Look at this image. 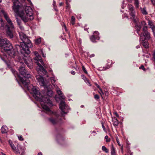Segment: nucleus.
Masks as SVG:
<instances>
[{"mask_svg":"<svg viewBox=\"0 0 155 155\" xmlns=\"http://www.w3.org/2000/svg\"><path fill=\"white\" fill-rule=\"evenodd\" d=\"M20 39L22 41L20 43V45H16V48L18 50L20 49V52L24 55L23 60L25 63L30 69L32 68L33 64L32 59L28 56V54L30 52L29 48L32 47V45L31 41L26 35L22 32L19 33Z\"/></svg>","mask_w":155,"mask_h":155,"instance_id":"obj_1","label":"nucleus"},{"mask_svg":"<svg viewBox=\"0 0 155 155\" xmlns=\"http://www.w3.org/2000/svg\"><path fill=\"white\" fill-rule=\"evenodd\" d=\"M13 5L12 9L17 15L20 17L25 23L28 21L29 19L32 20L34 19L33 12L31 8L29 6H26L25 11L26 14L25 15L21 4L18 0H13Z\"/></svg>","mask_w":155,"mask_h":155,"instance_id":"obj_2","label":"nucleus"},{"mask_svg":"<svg viewBox=\"0 0 155 155\" xmlns=\"http://www.w3.org/2000/svg\"><path fill=\"white\" fill-rule=\"evenodd\" d=\"M128 8L129 10L130 14L131 16V18L134 20V22L136 24L135 25L136 28L137 30V32L140 36V41H144L145 39H150V34L147 31V23L144 21L141 22V24L143 27L142 28V32L140 33L139 31L141 29V25L140 23L137 22L136 19H135V11L134 10L133 6L130 5H128Z\"/></svg>","mask_w":155,"mask_h":155,"instance_id":"obj_3","label":"nucleus"},{"mask_svg":"<svg viewBox=\"0 0 155 155\" xmlns=\"http://www.w3.org/2000/svg\"><path fill=\"white\" fill-rule=\"evenodd\" d=\"M39 88L37 87H33L30 93L33 95V97L38 101L42 100L45 101L46 103L50 105L52 104V101L50 98L52 96V91L51 90H48L43 93V94H41L39 91Z\"/></svg>","mask_w":155,"mask_h":155,"instance_id":"obj_4","label":"nucleus"},{"mask_svg":"<svg viewBox=\"0 0 155 155\" xmlns=\"http://www.w3.org/2000/svg\"><path fill=\"white\" fill-rule=\"evenodd\" d=\"M0 48L7 52L8 55L13 58L15 59L19 57L15 55V52L12 44L6 38L3 39L0 38Z\"/></svg>","mask_w":155,"mask_h":155,"instance_id":"obj_5","label":"nucleus"},{"mask_svg":"<svg viewBox=\"0 0 155 155\" xmlns=\"http://www.w3.org/2000/svg\"><path fill=\"white\" fill-rule=\"evenodd\" d=\"M1 12L8 24L5 25L6 35L10 38H12L13 37V33L15 29L14 26L7 13L3 10H2Z\"/></svg>","mask_w":155,"mask_h":155,"instance_id":"obj_6","label":"nucleus"},{"mask_svg":"<svg viewBox=\"0 0 155 155\" xmlns=\"http://www.w3.org/2000/svg\"><path fill=\"white\" fill-rule=\"evenodd\" d=\"M15 60L18 62V65L20 66L18 70L20 74L24 77H27L28 78H30L31 79V75L30 74V72L27 71L25 69V65L23 62L21 61V58L19 57Z\"/></svg>","mask_w":155,"mask_h":155,"instance_id":"obj_7","label":"nucleus"},{"mask_svg":"<svg viewBox=\"0 0 155 155\" xmlns=\"http://www.w3.org/2000/svg\"><path fill=\"white\" fill-rule=\"evenodd\" d=\"M36 56L34 58L35 63L38 66V69L41 72L44 74H45L47 73L46 71L44 69L43 67L46 68L47 67L45 65L43 61L41 59V57L38 53L35 54Z\"/></svg>","mask_w":155,"mask_h":155,"instance_id":"obj_8","label":"nucleus"},{"mask_svg":"<svg viewBox=\"0 0 155 155\" xmlns=\"http://www.w3.org/2000/svg\"><path fill=\"white\" fill-rule=\"evenodd\" d=\"M17 75L19 77L20 82L24 85V87L27 88V89L30 92L33 87H36V86H33L32 84L29 86L30 82L29 78H28L27 77L21 78L19 77V75L17 74Z\"/></svg>","mask_w":155,"mask_h":155,"instance_id":"obj_9","label":"nucleus"},{"mask_svg":"<svg viewBox=\"0 0 155 155\" xmlns=\"http://www.w3.org/2000/svg\"><path fill=\"white\" fill-rule=\"evenodd\" d=\"M59 107L62 112L65 114L67 113V111L69 109V107L65 104L64 101H62L60 102Z\"/></svg>","mask_w":155,"mask_h":155,"instance_id":"obj_10","label":"nucleus"},{"mask_svg":"<svg viewBox=\"0 0 155 155\" xmlns=\"http://www.w3.org/2000/svg\"><path fill=\"white\" fill-rule=\"evenodd\" d=\"M39 101L41 102V104L42 107L44 110H45L46 111L47 113H48V114H49V113H54L53 112L50 110L49 108L46 105L47 104L49 106H52V104L51 105H50L47 103H46L45 101H43L42 100H41Z\"/></svg>","mask_w":155,"mask_h":155,"instance_id":"obj_11","label":"nucleus"},{"mask_svg":"<svg viewBox=\"0 0 155 155\" xmlns=\"http://www.w3.org/2000/svg\"><path fill=\"white\" fill-rule=\"evenodd\" d=\"M53 114L54 115H56L55 117H52L48 119L49 121L51 123L53 124L54 125L57 124L59 121V119L58 118V116H57L56 114V112H53Z\"/></svg>","mask_w":155,"mask_h":155,"instance_id":"obj_12","label":"nucleus"},{"mask_svg":"<svg viewBox=\"0 0 155 155\" xmlns=\"http://www.w3.org/2000/svg\"><path fill=\"white\" fill-rule=\"evenodd\" d=\"M36 77L41 86H45V83L43 76L39 75H36Z\"/></svg>","mask_w":155,"mask_h":155,"instance_id":"obj_13","label":"nucleus"},{"mask_svg":"<svg viewBox=\"0 0 155 155\" xmlns=\"http://www.w3.org/2000/svg\"><path fill=\"white\" fill-rule=\"evenodd\" d=\"M99 33L97 31H94L93 33V35L90 38L91 41L94 42L96 41L95 40H99Z\"/></svg>","mask_w":155,"mask_h":155,"instance_id":"obj_14","label":"nucleus"},{"mask_svg":"<svg viewBox=\"0 0 155 155\" xmlns=\"http://www.w3.org/2000/svg\"><path fill=\"white\" fill-rule=\"evenodd\" d=\"M148 22V25L149 26V28H150L152 30L155 29V25L153 21L149 19H147Z\"/></svg>","mask_w":155,"mask_h":155,"instance_id":"obj_15","label":"nucleus"},{"mask_svg":"<svg viewBox=\"0 0 155 155\" xmlns=\"http://www.w3.org/2000/svg\"><path fill=\"white\" fill-rule=\"evenodd\" d=\"M1 130L2 134L6 133L8 131V128L6 126H3L1 128Z\"/></svg>","mask_w":155,"mask_h":155,"instance_id":"obj_16","label":"nucleus"},{"mask_svg":"<svg viewBox=\"0 0 155 155\" xmlns=\"http://www.w3.org/2000/svg\"><path fill=\"white\" fill-rule=\"evenodd\" d=\"M112 121L113 122V124L114 126H117L119 124L118 121L115 117L113 118Z\"/></svg>","mask_w":155,"mask_h":155,"instance_id":"obj_17","label":"nucleus"},{"mask_svg":"<svg viewBox=\"0 0 155 155\" xmlns=\"http://www.w3.org/2000/svg\"><path fill=\"white\" fill-rule=\"evenodd\" d=\"M10 146L12 149L16 154L20 153V152L19 151L16 150V147L12 142H11V144H10Z\"/></svg>","mask_w":155,"mask_h":155,"instance_id":"obj_18","label":"nucleus"},{"mask_svg":"<svg viewBox=\"0 0 155 155\" xmlns=\"http://www.w3.org/2000/svg\"><path fill=\"white\" fill-rule=\"evenodd\" d=\"M5 24L2 19L0 20V29L3 30L5 28Z\"/></svg>","mask_w":155,"mask_h":155,"instance_id":"obj_19","label":"nucleus"},{"mask_svg":"<svg viewBox=\"0 0 155 155\" xmlns=\"http://www.w3.org/2000/svg\"><path fill=\"white\" fill-rule=\"evenodd\" d=\"M111 155H116L115 150L113 145H112L111 150Z\"/></svg>","mask_w":155,"mask_h":155,"instance_id":"obj_20","label":"nucleus"},{"mask_svg":"<svg viewBox=\"0 0 155 155\" xmlns=\"http://www.w3.org/2000/svg\"><path fill=\"white\" fill-rule=\"evenodd\" d=\"M140 9L141 12L143 14L145 15L147 14V12L145 8H140Z\"/></svg>","mask_w":155,"mask_h":155,"instance_id":"obj_21","label":"nucleus"},{"mask_svg":"<svg viewBox=\"0 0 155 155\" xmlns=\"http://www.w3.org/2000/svg\"><path fill=\"white\" fill-rule=\"evenodd\" d=\"M144 47L146 48H149V46L147 42H143L142 44Z\"/></svg>","mask_w":155,"mask_h":155,"instance_id":"obj_22","label":"nucleus"},{"mask_svg":"<svg viewBox=\"0 0 155 155\" xmlns=\"http://www.w3.org/2000/svg\"><path fill=\"white\" fill-rule=\"evenodd\" d=\"M102 150L106 153L108 152L109 151L107 148L104 146H103L102 147Z\"/></svg>","mask_w":155,"mask_h":155,"instance_id":"obj_23","label":"nucleus"},{"mask_svg":"<svg viewBox=\"0 0 155 155\" xmlns=\"http://www.w3.org/2000/svg\"><path fill=\"white\" fill-rule=\"evenodd\" d=\"M75 18L74 16H72L71 18V23L72 25H74L75 23Z\"/></svg>","mask_w":155,"mask_h":155,"instance_id":"obj_24","label":"nucleus"},{"mask_svg":"<svg viewBox=\"0 0 155 155\" xmlns=\"http://www.w3.org/2000/svg\"><path fill=\"white\" fill-rule=\"evenodd\" d=\"M41 38H39L35 40V43L36 44H38L41 43Z\"/></svg>","mask_w":155,"mask_h":155,"instance_id":"obj_25","label":"nucleus"},{"mask_svg":"<svg viewBox=\"0 0 155 155\" xmlns=\"http://www.w3.org/2000/svg\"><path fill=\"white\" fill-rule=\"evenodd\" d=\"M50 79L51 81L52 84L53 85H54L55 81V80L54 78V77H51L50 78Z\"/></svg>","mask_w":155,"mask_h":155,"instance_id":"obj_26","label":"nucleus"},{"mask_svg":"<svg viewBox=\"0 0 155 155\" xmlns=\"http://www.w3.org/2000/svg\"><path fill=\"white\" fill-rule=\"evenodd\" d=\"M17 22L18 25H21V21L20 20L18 19V18H16Z\"/></svg>","mask_w":155,"mask_h":155,"instance_id":"obj_27","label":"nucleus"},{"mask_svg":"<svg viewBox=\"0 0 155 155\" xmlns=\"http://www.w3.org/2000/svg\"><path fill=\"white\" fill-rule=\"evenodd\" d=\"M135 1V4L136 6L137 7H138L139 6V2L138 0H134Z\"/></svg>","mask_w":155,"mask_h":155,"instance_id":"obj_28","label":"nucleus"},{"mask_svg":"<svg viewBox=\"0 0 155 155\" xmlns=\"http://www.w3.org/2000/svg\"><path fill=\"white\" fill-rule=\"evenodd\" d=\"M59 96L60 100L64 99H65V97L63 94H62V95H60Z\"/></svg>","mask_w":155,"mask_h":155,"instance_id":"obj_29","label":"nucleus"},{"mask_svg":"<svg viewBox=\"0 0 155 155\" xmlns=\"http://www.w3.org/2000/svg\"><path fill=\"white\" fill-rule=\"evenodd\" d=\"M18 137L19 140L22 141L24 140L23 138L21 135H18Z\"/></svg>","mask_w":155,"mask_h":155,"instance_id":"obj_30","label":"nucleus"},{"mask_svg":"<svg viewBox=\"0 0 155 155\" xmlns=\"http://www.w3.org/2000/svg\"><path fill=\"white\" fill-rule=\"evenodd\" d=\"M105 139H106V142H109L110 141V139L108 138V136H106L105 137Z\"/></svg>","mask_w":155,"mask_h":155,"instance_id":"obj_31","label":"nucleus"},{"mask_svg":"<svg viewBox=\"0 0 155 155\" xmlns=\"http://www.w3.org/2000/svg\"><path fill=\"white\" fill-rule=\"evenodd\" d=\"M82 70L84 71V73L86 74H87V71H86V70L85 69V68L84 67V66H82Z\"/></svg>","mask_w":155,"mask_h":155,"instance_id":"obj_32","label":"nucleus"},{"mask_svg":"<svg viewBox=\"0 0 155 155\" xmlns=\"http://www.w3.org/2000/svg\"><path fill=\"white\" fill-rule=\"evenodd\" d=\"M94 98L96 100H98V99H99V95L98 94H95L94 96Z\"/></svg>","mask_w":155,"mask_h":155,"instance_id":"obj_33","label":"nucleus"},{"mask_svg":"<svg viewBox=\"0 0 155 155\" xmlns=\"http://www.w3.org/2000/svg\"><path fill=\"white\" fill-rule=\"evenodd\" d=\"M140 69H142L143 71H145L146 70L145 68L144 67L143 65H141L139 67Z\"/></svg>","mask_w":155,"mask_h":155,"instance_id":"obj_34","label":"nucleus"},{"mask_svg":"<svg viewBox=\"0 0 155 155\" xmlns=\"http://www.w3.org/2000/svg\"><path fill=\"white\" fill-rule=\"evenodd\" d=\"M57 93L58 94L60 95H62L61 91L60 90H58L57 91Z\"/></svg>","mask_w":155,"mask_h":155,"instance_id":"obj_35","label":"nucleus"},{"mask_svg":"<svg viewBox=\"0 0 155 155\" xmlns=\"http://www.w3.org/2000/svg\"><path fill=\"white\" fill-rule=\"evenodd\" d=\"M99 92L100 94L101 95L104 94L103 91H102L101 88H100V91H99Z\"/></svg>","mask_w":155,"mask_h":155,"instance_id":"obj_36","label":"nucleus"},{"mask_svg":"<svg viewBox=\"0 0 155 155\" xmlns=\"http://www.w3.org/2000/svg\"><path fill=\"white\" fill-rule=\"evenodd\" d=\"M20 28V29L22 30H24V27L22 26L21 25H18Z\"/></svg>","mask_w":155,"mask_h":155,"instance_id":"obj_37","label":"nucleus"},{"mask_svg":"<svg viewBox=\"0 0 155 155\" xmlns=\"http://www.w3.org/2000/svg\"><path fill=\"white\" fill-rule=\"evenodd\" d=\"M150 1H151L152 4L153 5H155V0H150Z\"/></svg>","mask_w":155,"mask_h":155,"instance_id":"obj_38","label":"nucleus"},{"mask_svg":"<svg viewBox=\"0 0 155 155\" xmlns=\"http://www.w3.org/2000/svg\"><path fill=\"white\" fill-rule=\"evenodd\" d=\"M12 72L15 75V74L16 73V71L12 69Z\"/></svg>","mask_w":155,"mask_h":155,"instance_id":"obj_39","label":"nucleus"},{"mask_svg":"<svg viewBox=\"0 0 155 155\" xmlns=\"http://www.w3.org/2000/svg\"><path fill=\"white\" fill-rule=\"evenodd\" d=\"M116 140H117V141L118 145L119 146H121L120 144V142H119L118 139V138H116Z\"/></svg>","mask_w":155,"mask_h":155,"instance_id":"obj_40","label":"nucleus"},{"mask_svg":"<svg viewBox=\"0 0 155 155\" xmlns=\"http://www.w3.org/2000/svg\"><path fill=\"white\" fill-rule=\"evenodd\" d=\"M71 73L73 75H74L75 74V72L74 71H71Z\"/></svg>","mask_w":155,"mask_h":155,"instance_id":"obj_41","label":"nucleus"},{"mask_svg":"<svg viewBox=\"0 0 155 155\" xmlns=\"http://www.w3.org/2000/svg\"><path fill=\"white\" fill-rule=\"evenodd\" d=\"M25 153V151L24 150H23L22 152L20 154V155H24V154Z\"/></svg>","mask_w":155,"mask_h":155,"instance_id":"obj_42","label":"nucleus"},{"mask_svg":"<svg viewBox=\"0 0 155 155\" xmlns=\"http://www.w3.org/2000/svg\"><path fill=\"white\" fill-rule=\"evenodd\" d=\"M152 31L153 33L154 36H155V29L152 30Z\"/></svg>","mask_w":155,"mask_h":155,"instance_id":"obj_43","label":"nucleus"},{"mask_svg":"<svg viewBox=\"0 0 155 155\" xmlns=\"http://www.w3.org/2000/svg\"><path fill=\"white\" fill-rule=\"evenodd\" d=\"M115 115H116V116L117 117H119V115H118V114L117 113V112H115Z\"/></svg>","mask_w":155,"mask_h":155,"instance_id":"obj_44","label":"nucleus"},{"mask_svg":"<svg viewBox=\"0 0 155 155\" xmlns=\"http://www.w3.org/2000/svg\"><path fill=\"white\" fill-rule=\"evenodd\" d=\"M64 4V3L63 2H61L59 4V5L60 6H61L62 5Z\"/></svg>","mask_w":155,"mask_h":155,"instance_id":"obj_45","label":"nucleus"},{"mask_svg":"<svg viewBox=\"0 0 155 155\" xmlns=\"http://www.w3.org/2000/svg\"><path fill=\"white\" fill-rule=\"evenodd\" d=\"M0 57H1V59H2V60H3V61H5V59H4V58H3V57H1V56H0Z\"/></svg>","mask_w":155,"mask_h":155,"instance_id":"obj_46","label":"nucleus"},{"mask_svg":"<svg viewBox=\"0 0 155 155\" xmlns=\"http://www.w3.org/2000/svg\"><path fill=\"white\" fill-rule=\"evenodd\" d=\"M102 127L104 129V130H105V127L104 126L103 124L102 125Z\"/></svg>","mask_w":155,"mask_h":155,"instance_id":"obj_47","label":"nucleus"},{"mask_svg":"<svg viewBox=\"0 0 155 155\" xmlns=\"http://www.w3.org/2000/svg\"><path fill=\"white\" fill-rule=\"evenodd\" d=\"M42 154L41 152L39 153L38 155H42Z\"/></svg>","mask_w":155,"mask_h":155,"instance_id":"obj_48","label":"nucleus"},{"mask_svg":"<svg viewBox=\"0 0 155 155\" xmlns=\"http://www.w3.org/2000/svg\"><path fill=\"white\" fill-rule=\"evenodd\" d=\"M96 86H97V87L99 89H100V88H101L100 87V86L98 85H96Z\"/></svg>","mask_w":155,"mask_h":155,"instance_id":"obj_49","label":"nucleus"},{"mask_svg":"<svg viewBox=\"0 0 155 155\" xmlns=\"http://www.w3.org/2000/svg\"><path fill=\"white\" fill-rule=\"evenodd\" d=\"M121 149V150H122V152L123 151V146H122Z\"/></svg>","mask_w":155,"mask_h":155,"instance_id":"obj_50","label":"nucleus"},{"mask_svg":"<svg viewBox=\"0 0 155 155\" xmlns=\"http://www.w3.org/2000/svg\"><path fill=\"white\" fill-rule=\"evenodd\" d=\"M64 28H65V30H66V25H64Z\"/></svg>","mask_w":155,"mask_h":155,"instance_id":"obj_51","label":"nucleus"},{"mask_svg":"<svg viewBox=\"0 0 155 155\" xmlns=\"http://www.w3.org/2000/svg\"><path fill=\"white\" fill-rule=\"evenodd\" d=\"M27 0L28 1V2H29L31 3V2L30 0Z\"/></svg>","mask_w":155,"mask_h":155,"instance_id":"obj_52","label":"nucleus"},{"mask_svg":"<svg viewBox=\"0 0 155 155\" xmlns=\"http://www.w3.org/2000/svg\"><path fill=\"white\" fill-rule=\"evenodd\" d=\"M55 4V2L54 1L53 2V5H54V4Z\"/></svg>","mask_w":155,"mask_h":155,"instance_id":"obj_53","label":"nucleus"},{"mask_svg":"<svg viewBox=\"0 0 155 155\" xmlns=\"http://www.w3.org/2000/svg\"><path fill=\"white\" fill-rule=\"evenodd\" d=\"M9 143L10 145V144H11V142H12L10 141H9Z\"/></svg>","mask_w":155,"mask_h":155,"instance_id":"obj_54","label":"nucleus"},{"mask_svg":"<svg viewBox=\"0 0 155 155\" xmlns=\"http://www.w3.org/2000/svg\"><path fill=\"white\" fill-rule=\"evenodd\" d=\"M2 155H6L5 153H2Z\"/></svg>","mask_w":155,"mask_h":155,"instance_id":"obj_55","label":"nucleus"},{"mask_svg":"<svg viewBox=\"0 0 155 155\" xmlns=\"http://www.w3.org/2000/svg\"><path fill=\"white\" fill-rule=\"evenodd\" d=\"M136 48H139V46H137Z\"/></svg>","mask_w":155,"mask_h":155,"instance_id":"obj_56","label":"nucleus"},{"mask_svg":"<svg viewBox=\"0 0 155 155\" xmlns=\"http://www.w3.org/2000/svg\"><path fill=\"white\" fill-rule=\"evenodd\" d=\"M127 1H128V2H130V1H131L132 0H127Z\"/></svg>","mask_w":155,"mask_h":155,"instance_id":"obj_57","label":"nucleus"},{"mask_svg":"<svg viewBox=\"0 0 155 155\" xmlns=\"http://www.w3.org/2000/svg\"><path fill=\"white\" fill-rule=\"evenodd\" d=\"M92 57H94V54H92Z\"/></svg>","mask_w":155,"mask_h":155,"instance_id":"obj_58","label":"nucleus"},{"mask_svg":"<svg viewBox=\"0 0 155 155\" xmlns=\"http://www.w3.org/2000/svg\"><path fill=\"white\" fill-rule=\"evenodd\" d=\"M2 1V0H0V2H1Z\"/></svg>","mask_w":155,"mask_h":155,"instance_id":"obj_59","label":"nucleus"},{"mask_svg":"<svg viewBox=\"0 0 155 155\" xmlns=\"http://www.w3.org/2000/svg\"><path fill=\"white\" fill-rule=\"evenodd\" d=\"M97 36V35L95 34V37Z\"/></svg>","mask_w":155,"mask_h":155,"instance_id":"obj_60","label":"nucleus"},{"mask_svg":"<svg viewBox=\"0 0 155 155\" xmlns=\"http://www.w3.org/2000/svg\"><path fill=\"white\" fill-rule=\"evenodd\" d=\"M43 57H45V56L44 55H43Z\"/></svg>","mask_w":155,"mask_h":155,"instance_id":"obj_61","label":"nucleus"},{"mask_svg":"<svg viewBox=\"0 0 155 155\" xmlns=\"http://www.w3.org/2000/svg\"><path fill=\"white\" fill-rule=\"evenodd\" d=\"M93 133H95V132H94V131H93Z\"/></svg>","mask_w":155,"mask_h":155,"instance_id":"obj_62","label":"nucleus"},{"mask_svg":"<svg viewBox=\"0 0 155 155\" xmlns=\"http://www.w3.org/2000/svg\"><path fill=\"white\" fill-rule=\"evenodd\" d=\"M106 70V69H104L103 70Z\"/></svg>","mask_w":155,"mask_h":155,"instance_id":"obj_63","label":"nucleus"},{"mask_svg":"<svg viewBox=\"0 0 155 155\" xmlns=\"http://www.w3.org/2000/svg\"><path fill=\"white\" fill-rule=\"evenodd\" d=\"M130 155H132V154H130Z\"/></svg>","mask_w":155,"mask_h":155,"instance_id":"obj_64","label":"nucleus"}]
</instances>
